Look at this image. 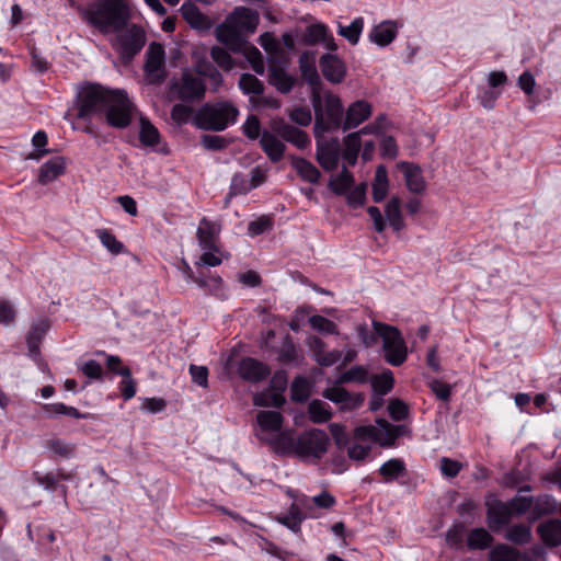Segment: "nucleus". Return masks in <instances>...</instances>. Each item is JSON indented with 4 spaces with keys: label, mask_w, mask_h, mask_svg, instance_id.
Segmentation results:
<instances>
[{
    "label": "nucleus",
    "mask_w": 561,
    "mask_h": 561,
    "mask_svg": "<svg viewBox=\"0 0 561 561\" xmlns=\"http://www.w3.org/2000/svg\"><path fill=\"white\" fill-rule=\"evenodd\" d=\"M366 183H360L355 186L353 190L351 188L346 195V202L350 207L358 208L363 206L366 202Z\"/></svg>",
    "instance_id": "obj_53"
},
{
    "label": "nucleus",
    "mask_w": 561,
    "mask_h": 561,
    "mask_svg": "<svg viewBox=\"0 0 561 561\" xmlns=\"http://www.w3.org/2000/svg\"><path fill=\"white\" fill-rule=\"evenodd\" d=\"M505 538L516 545L527 543L531 539L530 527L523 524L514 525L507 530Z\"/></svg>",
    "instance_id": "obj_49"
},
{
    "label": "nucleus",
    "mask_w": 561,
    "mask_h": 561,
    "mask_svg": "<svg viewBox=\"0 0 561 561\" xmlns=\"http://www.w3.org/2000/svg\"><path fill=\"white\" fill-rule=\"evenodd\" d=\"M170 92L183 103H198L205 98L206 84L202 78L185 70L179 79L171 81Z\"/></svg>",
    "instance_id": "obj_7"
},
{
    "label": "nucleus",
    "mask_w": 561,
    "mask_h": 561,
    "mask_svg": "<svg viewBox=\"0 0 561 561\" xmlns=\"http://www.w3.org/2000/svg\"><path fill=\"white\" fill-rule=\"evenodd\" d=\"M139 141L145 147H157L161 141V135L156 126L146 117H140Z\"/></svg>",
    "instance_id": "obj_36"
},
{
    "label": "nucleus",
    "mask_w": 561,
    "mask_h": 561,
    "mask_svg": "<svg viewBox=\"0 0 561 561\" xmlns=\"http://www.w3.org/2000/svg\"><path fill=\"white\" fill-rule=\"evenodd\" d=\"M34 480L42 485L45 490L55 492L59 491L62 496H66L67 486L64 484H59V477L54 472H47L45 474L35 471Z\"/></svg>",
    "instance_id": "obj_38"
},
{
    "label": "nucleus",
    "mask_w": 561,
    "mask_h": 561,
    "mask_svg": "<svg viewBox=\"0 0 561 561\" xmlns=\"http://www.w3.org/2000/svg\"><path fill=\"white\" fill-rule=\"evenodd\" d=\"M117 50L124 61H130L145 46L146 36L141 27L131 25L117 38Z\"/></svg>",
    "instance_id": "obj_12"
},
{
    "label": "nucleus",
    "mask_w": 561,
    "mask_h": 561,
    "mask_svg": "<svg viewBox=\"0 0 561 561\" xmlns=\"http://www.w3.org/2000/svg\"><path fill=\"white\" fill-rule=\"evenodd\" d=\"M256 422L262 432L276 433V435L283 433L280 430L283 427L284 417L280 412L259 411Z\"/></svg>",
    "instance_id": "obj_26"
},
{
    "label": "nucleus",
    "mask_w": 561,
    "mask_h": 561,
    "mask_svg": "<svg viewBox=\"0 0 561 561\" xmlns=\"http://www.w3.org/2000/svg\"><path fill=\"white\" fill-rule=\"evenodd\" d=\"M489 554L491 561H518L522 558L518 550L505 543L495 545Z\"/></svg>",
    "instance_id": "obj_41"
},
{
    "label": "nucleus",
    "mask_w": 561,
    "mask_h": 561,
    "mask_svg": "<svg viewBox=\"0 0 561 561\" xmlns=\"http://www.w3.org/2000/svg\"><path fill=\"white\" fill-rule=\"evenodd\" d=\"M386 218L393 231L399 232L404 229L405 224L401 213V199L392 196L385 208Z\"/></svg>",
    "instance_id": "obj_32"
},
{
    "label": "nucleus",
    "mask_w": 561,
    "mask_h": 561,
    "mask_svg": "<svg viewBox=\"0 0 561 561\" xmlns=\"http://www.w3.org/2000/svg\"><path fill=\"white\" fill-rule=\"evenodd\" d=\"M310 396L309 382L302 377L298 376L294 379L290 387V399L294 402L304 403Z\"/></svg>",
    "instance_id": "obj_47"
},
{
    "label": "nucleus",
    "mask_w": 561,
    "mask_h": 561,
    "mask_svg": "<svg viewBox=\"0 0 561 561\" xmlns=\"http://www.w3.org/2000/svg\"><path fill=\"white\" fill-rule=\"evenodd\" d=\"M322 396L337 404L342 411L356 410L364 403V396L362 393L352 394L342 387L327 388Z\"/></svg>",
    "instance_id": "obj_16"
},
{
    "label": "nucleus",
    "mask_w": 561,
    "mask_h": 561,
    "mask_svg": "<svg viewBox=\"0 0 561 561\" xmlns=\"http://www.w3.org/2000/svg\"><path fill=\"white\" fill-rule=\"evenodd\" d=\"M101 243L112 253L119 254L124 250V244L107 229L96 230Z\"/></svg>",
    "instance_id": "obj_50"
},
{
    "label": "nucleus",
    "mask_w": 561,
    "mask_h": 561,
    "mask_svg": "<svg viewBox=\"0 0 561 561\" xmlns=\"http://www.w3.org/2000/svg\"><path fill=\"white\" fill-rule=\"evenodd\" d=\"M371 104L365 100H357L350 104L345 112L343 122V130L357 127L371 115Z\"/></svg>",
    "instance_id": "obj_20"
},
{
    "label": "nucleus",
    "mask_w": 561,
    "mask_h": 561,
    "mask_svg": "<svg viewBox=\"0 0 561 561\" xmlns=\"http://www.w3.org/2000/svg\"><path fill=\"white\" fill-rule=\"evenodd\" d=\"M309 419L314 424L328 422L332 417L327 403L321 400L313 399L308 405Z\"/></svg>",
    "instance_id": "obj_39"
},
{
    "label": "nucleus",
    "mask_w": 561,
    "mask_h": 561,
    "mask_svg": "<svg viewBox=\"0 0 561 561\" xmlns=\"http://www.w3.org/2000/svg\"><path fill=\"white\" fill-rule=\"evenodd\" d=\"M164 48L160 43H150L146 51V61L144 65L145 75L151 84H159L164 81L167 75L164 71Z\"/></svg>",
    "instance_id": "obj_11"
},
{
    "label": "nucleus",
    "mask_w": 561,
    "mask_h": 561,
    "mask_svg": "<svg viewBox=\"0 0 561 561\" xmlns=\"http://www.w3.org/2000/svg\"><path fill=\"white\" fill-rule=\"evenodd\" d=\"M397 36V26L390 21H385L374 26L369 33L371 42L380 47L389 45Z\"/></svg>",
    "instance_id": "obj_29"
},
{
    "label": "nucleus",
    "mask_w": 561,
    "mask_h": 561,
    "mask_svg": "<svg viewBox=\"0 0 561 561\" xmlns=\"http://www.w3.org/2000/svg\"><path fill=\"white\" fill-rule=\"evenodd\" d=\"M428 387L438 400H442L444 402L449 401L451 397L450 385L443 382L438 379H433L428 381Z\"/></svg>",
    "instance_id": "obj_62"
},
{
    "label": "nucleus",
    "mask_w": 561,
    "mask_h": 561,
    "mask_svg": "<svg viewBox=\"0 0 561 561\" xmlns=\"http://www.w3.org/2000/svg\"><path fill=\"white\" fill-rule=\"evenodd\" d=\"M45 447L55 455L69 459L75 456L76 445L59 438H51L45 442Z\"/></svg>",
    "instance_id": "obj_44"
},
{
    "label": "nucleus",
    "mask_w": 561,
    "mask_h": 561,
    "mask_svg": "<svg viewBox=\"0 0 561 561\" xmlns=\"http://www.w3.org/2000/svg\"><path fill=\"white\" fill-rule=\"evenodd\" d=\"M65 160L62 157H55L46 161L39 170L38 182L41 184H47L56 180L59 175L65 172Z\"/></svg>",
    "instance_id": "obj_30"
},
{
    "label": "nucleus",
    "mask_w": 561,
    "mask_h": 561,
    "mask_svg": "<svg viewBox=\"0 0 561 561\" xmlns=\"http://www.w3.org/2000/svg\"><path fill=\"white\" fill-rule=\"evenodd\" d=\"M201 145L209 151H220L228 147L229 141L218 135H203L201 137Z\"/></svg>",
    "instance_id": "obj_56"
},
{
    "label": "nucleus",
    "mask_w": 561,
    "mask_h": 561,
    "mask_svg": "<svg viewBox=\"0 0 561 561\" xmlns=\"http://www.w3.org/2000/svg\"><path fill=\"white\" fill-rule=\"evenodd\" d=\"M238 87L243 94L249 96V102L253 106L255 102L264 94V83L252 73H242L238 80Z\"/></svg>",
    "instance_id": "obj_24"
},
{
    "label": "nucleus",
    "mask_w": 561,
    "mask_h": 561,
    "mask_svg": "<svg viewBox=\"0 0 561 561\" xmlns=\"http://www.w3.org/2000/svg\"><path fill=\"white\" fill-rule=\"evenodd\" d=\"M194 110L191 106L179 103L173 105L171 118L176 125L182 126L190 122Z\"/></svg>",
    "instance_id": "obj_55"
},
{
    "label": "nucleus",
    "mask_w": 561,
    "mask_h": 561,
    "mask_svg": "<svg viewBox=\"0 0 561 561\" xmlns=\"http://www.w3.org/2000/svg\"><path fill=\"white\" fill-rule=\"evenodd\" d=\"M328 127L323 125L320 114H314L313 134L316 138V160L320 167L328 172L334 171L339 167L341 158V142L339 138H324Z\"/></svg>",
    "instance_id": "obj_5"
},
{
    "label": "nucleus",
    "mask_w": 561,
    "mask_h": 561,
    "mask_svg": "<svg viewBox=\"0 0 561 561\" xmlns=\"http://www.w3.org/2000/svg\"><path fill=\"white\" fill-rule=\"evenodd\" d=\"M394 385L393 374L390 370H386L380 375H376L371 378V387L375 393L386 396L389 393Z\"/></svg>",
    "instance_id": "obj_43"
},
{
    "label": "nucleus",
    "mask_w": 561,
    "mask_h": 561,
    "mask_svg": "<svg viewBox=\"0 0 561 561\" xmlns=\"http://www.w3.org/2000/svg\"><path fill=\"white\" fill-rule=\"evenodd\" d=\"M278 137L274 131L263 130L260 138L262 150L273 163L279 162L286 150L285 144Z\"/></svg>",
    "instance_id": "obj_22"
},
{
    "label": "nucleus",
    "mask_w": 561,
    "mask_h": 561,
    "mask_svg": "<svg viewBox=\"0 0 561 561\" xmlns=\"http://www.w3.org/2000/svg\"><path fill=\"white\" fill-rule=\"evenodd\" d=\"M215 36L221 45L232 53H241L248 45V38L236 27L229 16L216 26Z\"/></svg>",
    "instance_id": "obj_13"
},
{
    "label": "nucleus",
    "mask_w": 561,
    "mask_h": 561,
    "mask_svg": "<svg viewBox=\"0 0 561 561\" xmlns=\"http://www.w3.org/2000/svg\"><path fill=\"white\" fill-rule=\"evenodd\" d=\"M238 370L242 379L252 383L264 380L271 374V369L266 364L252 357L242 358Z\"/></svg>",
    "instance_id": "obj_19"
},
{
    "label": "nucleus",
    "mask_w": 561,
    "mask_h": 561,
    "mask_svg": "<svg viewBox=\"0 0 561 561\" xmlns=\"http://www.w3.org/2000/svg\"><path fill=\"white\" fill-rule=\"evenodd\" d=\"M328 27L322 23H314L307 26L301 41L307 45H316L327 39Z\"/></svg>",
    "instance_id": "obj_45"
},
{
    "label": "nucleus",
    "mask_w": 561,
    "mask_h": 561,
    "mask_svg": "<svg viewBox=\"0 0 561 561\" xmlns=\"http://www.w3.org/2000/svg\"><path fill=\"white\" fill-rule=\"evenodd\" d=\"M286 400L282 393L276 391H261L253 396V404L255 407H273L280 408L285 404Z\"/></svg>",
    "instance_id": "obj_40"
},
{
    "label": "nucleus",
    "mask_w": 561,
    "mask_h": 561,
    "mask_svg": "<svg viewBox=\"0 0 561 561\" xmlns=\"http://www.w3.org/2000/svg\"><path fill=\"white\" fill-rule=\"evenodd\" d=\"M319 67L324 79L332 84L342 83L346 78V65L335 54H323L319 59Z\"/></svg>",
    "instance_id": "obj_14"
},
{
    "label": "nucleus",
    "mask_w": 561,
    "mask_h": 561,
    "mask_svg": "<svg viewBox=\"0 0 561 561\" xmlns=\"http://www.w3.org/2000/svg\"><path fill=\"white\" fill-rule=\"evenodd\" d=\"M218 233L219 227L207 218H203L197 228V240L202 250L218 251L216 244Z\"/></svg>",
    "instance_id": "obj_23"
},
{
    "label": "nucleus",
    "mask_w": 561,
    "mask_h": 561,
    "mask_svg": "<svg viewBox=\"0 0 561 561\" xmlns=\"http://www.w3.org/2000/svg\"><path fill=\"white\" fill-rule=\"evenodd\" d=\"M287 115L290 121L302 127L310 125L312 121L311 111L305 106H298L293 110H288Z\"/></svg>",
    "instance_id": "obj_57"
},
{
    "label": "nucleus",
    "mask_w": 561,
    "mask_h": 561,
    "mask_svg": "<svg viewBox=\"0 0 561 561\" xmlns=\"http://www.w3.org/2000/svg\"><path fill=\"white\" fill-rule=\"evenodd\" d=\"M290 163L296 170L297 174L305 182L316 184L321 178L320 171L309 160L300 157H290Z\"/></svg>",
    "instance_id": "obj_28"
},
{
    "label": "nucleus",
    "mask_w": 561,
    "mask_h": 561,
    "mask_svg": "<svg viewBox=\"0 0 561 561\" xmlns=\"http://www.w3.org/2000/svg\"><path fill=\"white\" fill-rule=\"evenodd\" d=\"M379 474L383 478L385 482L390 483L407 474L405 463L400 458H391L380 466Z\"/></svg>",
    "instance_id": "obj_33"
},
{
    "label": "nucleus",
    "mask_w": 561,
    "mask_h": 561,
    "mask_svg": "<svg viewBox=\"0 0 561 561\" xmlns=\"http://www.w3.org/2000/svg\"><path fill=\"white\" fill-rule=\"evenodd\" d=\"M533 502V496L515 495L513 499L508 501V504L512 514L520 516L531 511Z\"/></svg>",
    "instance_id": "obj_54"
},
{
    "label": "nucleus",
    "mask_w": 561,
    "mask_h": 561,
    "mask_svg": "<svg viewBox=\"0 0 561 561\" xmlns=\"http://www.w3.org/2000/svg\"><path fill=\"white\" fill-rule=\"evenodd\" d=\"M229 51L221 46H214L209 51L213 61L225 71H230L234 67V60Z\"/></svg>",
    "instance_id": "obj_48"
},
{
    "label": "nucleus",
    "mask_w": 561,
    "mask_h": 561,
    "mask_svg": "<svg viewBox=\"0 0 561 561\" xmlns=\"http://www.w3.org/2000/svg\"><path fill=\"white\" fill-rule=\"evenodd\" d=\"M311 328L320 333L335 334L337 333V325L328 318L322 316H312L309 318Z\"/></svg>",
    "instance_id": "obj_52"
},
{
    "label": "nucleus",
    "mask_w": 561,
    "mask_h": 561,
    "mask_svg": "<svg viewBox=\"0 0 561 561\" xmlns=\"http://www.w3.org/2000/svg\"><path fill=\"white\" fill-rule=\"evenodd\" d=\"M131 110L133 104L127 94L122 90H115L103 116L108 126L124 129L131 123Z\"/></svg>",
    "instance_id": "obj_8"
},
{
    "label": "nucleus",
    "mask_w": 561,
    "mask_h": 561,
    "mask_svg": "<svg viewBox=\"0 0 561 561\" xmlns=\"http://www.w3.org/2000/svg\"><path fill=\"white\" fill-rule=\"evenodd\" d=\"M183 19L196 30H206L209 27V20L192 2H184L181 7Z\"/></svg>",
    "instance_id": "obj_31"
},
{
    "label": "nucleus",
    "mask_w": 561,
    "mask_h": 561,
    "mask_svg": "<svg viewBox=\"0 0 561 561\" xmlns=\"http://www.w3.org/2000/svg\"><path fill=\"white\" fill-rule=\"evenodd\" d=\"M368 378V371L363 366H354L341 376L342 382L356 381L364 383Z\"/></svg>",
    "instance_id": "obj_63"
},
{
    "label": "nucleus",
    "mask_w": 561,
    "mask_h": 561,
    "mask_svg": "<svg viewBox=\"0 0 561 561\" xmlns=\"http://www.w3.org/2000/svg\"><path fill=\"white\" fill-rule=\"evenodd\" d=\"M83 20L90 25L106 32L119 31L130 19L128 5L123 0H102L95 8L81 10Z\"/></svg>",
    "instance_id": "obj_2"
},
{
    "label": "nucleus",
    "mask_w": 561,
    "mask_h": 561,
    "mask_svg": "<svg viewBox=\"0 0 561 561\" xmlns=\"http://www.w3.org/2000/svg\"><path fill=\"white\" fill-rule=\"evenodd\" d=\"M373 327L382 341L386 363L394 367L401 366L408 358V347L400 330L378 321H373Z\"/></svg>",
    "instance_id": "obj_6"
},
{
    "label": "nucleus",
    "mask_w": 561,
    "mask_h": 561,
    "mask_svg": "<svg viewBox=\"0 0 561 561\" xmlns=\"http://www.w3.org/2000/svg\"><path fill=\"white\" fill-rule=\"evenodd\" d=\"M49 329V322L47 319H42L32 324L26 340L35 341L42 343L43 337L47 333Z\"/></svg>",
    "instance_id": "obj_64"
},
{
    "label": "nucleus",
    "mask_w": 561,
    "mask_h": 561,
    "mask_svg": "<svg viewBox=\"0 0 561 561\" xmlns=\"http://www.w3.org/2000/svg\"><path fill=\"white\" fill-rule=\"evenodd\" d=\"M493 541L492 535L484 528H474L470 530L467 545L471 550H483L490 547Z\"/></svg>",
    "instance_id": "obj_37"
},
{
    "label": "nucleus",
    "mask_w": 561,
    "mask_h": 561,
    "mask_svg": "<svg viewBox=\"0 0 561 561\" xmlns=\"http://www.w3.org/2000/svg\"><path fill=\"white\" fill-rule=\"evenodd\" d=\"M363 27V18H356L355 20L352 21V23L348 26L339 24L337 33L339 35L345 37L351 44L355 45L359 41Z\"/></svg>",
    "instance_id": "obj_46"
},
{
    "label": "nucleus",
    "mask_w": 561,
    "mask_h": 561,
    "mask_svg": "<svg viewBox=\"0 0 561 561\" xmlns=\"http://www.w3.org/2000/svg\"><path fill=\"white\" fill-rule=\"evenodd\" d=\"M319 110L318 114H320L323 125L328 127V131L343 127V104L336 94L328 91L323 99L320 94Z\"/></svg>",
    "instance_id": "obj_10"
},
{
    "label": "nucleus",
    "mask_w": 561,
    "mask_h": 561,
    "mask_svg": "<svg viewBox=\"0 0 561 561\" xmlns=\"http://www.w3.org/2000/svg\"><path fill=\"white\" fill-rule=\"evenodd\" d=\"M114 92L99 83L81 85L76 95L77 118L90 123L93 116L104 115Z\"/></svg>",
    "instance_id": "obj_3"
},
{
    "label": "nucleus",
    "mask_w": 561,
    "mask_h": 561,
    "mask_svg": "<svg viewBox=\"0 0 561 561\" xmlns=\"http://www.w3.org/2000/svg\"><path fill=\"white\" fill-rule=\"evenodd\" d=\"M268 81L278 92L287 94L294 88L296 79L282 67L272 66L268 70Z\"/></svg>",
    "instance_id": "obj_27"
},
{
    "label": "nucleus",
    "mask_w": 561,
    "mask_h": 561,
    "mask_svg": "<svg viewBox=\"0 0 561 561\" xmlns=\"http://www.w3.org/2000/svg\"><path fill=\"white\" fill-rule=\"evenodd\" d=\"M388 412L393 421L399 422L408 417L409 408L403 401L393 399L389 402Z\"/></svg>",
    "instance_id": "obj_60"
},
{
    "label": "nucleus",
    "mask_w": 561,
    "mask_h": 561,
    "mask_svg": "<svg viewBox=\"0 0 561 561\" xmlns=\"http://www.w3.org/2000/svg\"><path fill=\"white\" fill-rule=\"evenodd\" d=\"M228 16L247 38L256 31L260 23L259 12L247 7L234 8Z\"/></svg>",
    "instance_id": "obj_17"
},
{
    "label": "nucleus",
    "mask_w": 561,
    "mask_h": 561,
    "mask_svg": "<svg viewBox=\"0 0 561 561\" xmlns=\"http://www.w3.org/2000/svg\"><path fill=\"white\" fill-rule=\"evenodd\" d=\"M239 110L230 102L205 104L195 114L193 124L202 130L222 131L236 123Z\"/></svg>",
    "instance_id": "obj_4"
},
{
    "label": "nucleus",
    "mask_w": 561,
    "mask_h": 561,
    "mask_svg": "<svg viewBox=\"0 0 561 561\" xmlns=\"http://www.w3.org/2000/svg\"><path fill=\"white\" fill-rule=\"evenodd\" d=\"M538 533L546 545L557 547L561 545V522L548 520L538 527Z\"/></svg>",
    "instance_id": "obj_35"
},
{
    "label": "nucleus",
    "mask_w": 561,
    "mask_h": 561,
    "mask_svg": "<svg viewBox=\"0 0 561 561\" xmlns=\"http://www.w3.org/2000/svg\"><path fill=\"white\" fill-rule=\"evenodd\" d=\"M344 149L341 151V157L346 161L350 167L357 162L358 153L362 147L359 133H351L343 139Z\"/></svg>",
    "instance_id": "obj_34"
},
{
    "label": "nucleus",
    "mask_w": 561,
    "mask_h": 561,
    "mask_svg": "<svg viewBox=\"0 0 561 561\" xmlns=\"http://www.w3.org/2000/svg\"><path fill=\"white\" fill-rule=\"evenodd\" d=\"M302 519L304 517L300 513V510L298 508V506L293 504L290 506L288 515L279 517L278 522L286 526L291 531L298 533L300 531V525Z\"/></svg>",
    "instance_id": "obj_51"
},
{
    "label": "nucleus",
    "mask_w": 561,
    "mask_h": 561,
    "mask_svg": "<svg viewBox=\"0 0 561 561\" xmlns=\"http://www.w3.org/2000/svg\"><path fill=\"white\" fill-rule=\"evenodd\" d=\"M271 128L283 140L290 142L298 149H306L310 145V138L306 131L286 123L283 118L273 119Z\"/></svg>",
    "instance_id": "obj_15"
},
{
    "label": "nucleus",
    "mask_w": 561,
    "mask_h": 561,
    "mask_svg": "<svg viewBox=\"0 0 561 561\" xmlns=\"http://www.w3.org/2000/svg\"><path fill=\"white\" fill-rule=\"evenodd\" d=\"M397 167L403 172L407 187L411 193L420 194L425 191L426 183L417 164L401 161Z\"/></svg>",
    "instance_id": "obj_21"
},
{
    "label": "nucleus",
    "mask_w": 561,
    "mask_h": 561,
    "mask_svg": "<svg viewBox=\"0 0 561 561\" xmlns=\"http://www.w3.org/2000/svg\"><path fill=\"white\" fill-rule=\"evenodd\" d=\"M278 359L284 364L294 363L297 360V350L289 335H286L282 350L278 354Z\"/></svg>",
    "instance_id": "obj_61"
},
{
    "label": "nucleus",
    "mask_w": 561,
    "mask_h": 561,
    "mask_svg": "<svg viewBox=\"0 0 561 561\" xmlns=\"http://www.w3.org/2000/svg\"><path fill=\"white\" fill-rule=\"evenodd\" d=\"M273 451L279 456L293 455L302 462H316L328 451L330 438L323 430L311 428L293 436L289 432H283L271 438L261 437Z\"/></svg>",
    "instance_id": "obj_1"
},
{
    "label": "nucleus",
    "mask_w": 561,
    "mask_h": 561,
    "mask_svg": "<svg viewBox=\"0 0 561 561\" xmlns=\"http://www.w3.org/2000/svg\"><path fill=\"white\" fill-rule=\"evenodd\" d=\"M249 191H251V187L245 176L241 173H237L231 179L228 197L243 195L247 194Z\"/></svg>",
    "instance_id": "obj_58"
},
{
    "label": "nucleus",
    "mask_w": 561,
    "mask_h": 561,
    "mask_svg": "<svg viewBox=\"0 0 561 561\" xmlns=\"http://www.w3.org/2000/svg\"><path fill=\"white\" fill-rule=\"evenodd\" d=\"M485 505L488 525L492 530L497 531L510 524L513 514L508 502L504 503L500 500H493L486 502Z\"/></svg>",
    "instance_id": "obj_18"
},
{
    "label": "nucleus",
    "mask_w": 561,
    "mask_h": 561,
    "mask_svg": "<svg viewBox=\"0 0 561 561\" xmlns=\"http://www.w3.org/2000/svg\"><path fill=\"white\" fill-rule=\"evenodd\" d=\"M44 411L48 417H56L58 415H67L75 419H85L87 415L81 413L73 407L66 405L64 403H49L44 405Z\"/></svg>",
    "instance_id": "obj_42"
},
{
    "label": "nucleus",
    "mask_w": 561,
    "mask_h": 561,
    "mask_svg": "<svg viewBox=\"0 0 561 561\" xmlns=\"http://www.w3.org/2000/svg\"><path fill=\"white\" fill-rule=\"evenodd\" d=\"M299 71L301 78L310 85L311 94L310 100L314 111L318 114L320 104V92L322 89V81L316 67V51L306 50L300 54L298 58Z\"/></svg>",
    "instance_id": "obj_9"
},
{
    "label": "nucleus",
    "mask_w": 561,
    "mask_h": 561,
    "mask_svg": "<svg viewBox=\"0 0 561 561\" xmlns=\"http://www.w3.org/2000/svg\"><path fill=\"white\" fill-rule=\"evenodd\" d=\"M533 505L529 515L530 520L540 519L543 516L553 514L557 511V501L550 494H541L533 497Z\"/></svg>",
    "instance_id": "obj_25"
},
{
    "label": "nucleus",
    "mask_w": 561,
    "mask_h": 561,
    "mask_svg": "<svg viewBox=\"0 0 561 561\" xmlns=\"http://www.w3.org/2000/svg\"><path fill=\"white\" fill-rule=\"evenodd\" d=\"M243 134L251 140L261 138V122L256 115H249L242 125Z\"/></svg>",
    "instance_id": "obj_59"
}]
</instances>
